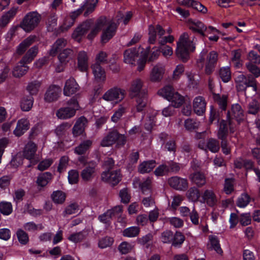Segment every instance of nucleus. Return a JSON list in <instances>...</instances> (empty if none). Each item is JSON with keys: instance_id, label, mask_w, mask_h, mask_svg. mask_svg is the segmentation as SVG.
Wrapping results in <instances>:
<instances>
[{"instance_id": "a878e982", "label": "nucleus", "mask_w": 260, "mask_h": 260, "mask_svg": "<svg viewBox=\"0 0 260 260\" xmlns=\"http://www.w3.org/2000/svg\"><path fill=\"white\" fill-rule=\"evenodd\" d=\"M82 9L80 7L78 10L73 12L70 17L66 19L63 24L61 26V29L62 31L68 29L71 27L74 23L75 19L82 13Z\"/></svg>"}, {"instance_id": "13d9d810", "label": "nucleus", "mask_w": 260, "mask_h": 260, "mask_svg": "<svg viewBox=\"0 0 260 260\" xmlns=\"http://www.w3.org/2000/svg\"><path fill=\"white\" fill-rule=\"evenodd\" d=\"M136 100V108L138 112L143 110V108L146 106L147 103V97L146 94L138 95L137 96Z\"/></svg>"}, {"instance_id": "3c124183", "label": "nucleus", "mask_w": 260, "mask_h": 260, "mask_svg": "<svg viewBox=\"0 0 260 260\" xmlns=\"http://www.w3.org/2000/svg\"><path fill=\"white\" fill-rule=\"evenodd\" d=\"M66 197V194L60 190L54 191L51 195L52 199L55 204L63 203L65 201Z\"/></svg>"}, {"instance_id": "864d4df0", "label": "nucleus", "mask_w": 260, "mask_h": 260, "mask_svg": "<svg viewBox=\"0 0 260 260\" xmlns=\"http://www.w3.org/2000/svg\"><path fill=\"white\" fill-rule=\"evenodd\" d=\"M219 75L223 82H229L231 79V72L230 68H221L219 71Z\"/></svg>"}, {"instance_id": "ea45409f", "label": "nucleus", "mask_w": 260, "mask_h": 260, "mask_svg": "<svg viewBox=\"0 0 260 260\" xmlns=\"http://www.w3.org/2000/svg\"><path fill=\"white\" fill-rule=\"evenodd\" d=\"M168 101L172 103L174 107L178 108L184 103V98L178 92L175 91L170 97V99H168Z\"/></svg>"}, {"instance_id": "338daca9", "label": "nucleus", "mask_w": 260, "mask_h": 260, "mask_svg": "<svg viewBox=\"0 0 260 260\" xmlns=\"http://www.w3.org/2000/svg\"><path fill=\"white\" fill-rule=\"evenodd\" d=\"M247 60L248 62L247 63H251L252 64L260 63V56L254 51H251L249 52L247 56Z\"/></svg>"}, {"instance_id": "b1692460", "label": "nucleus", "mask_w": 260, "mask_h": 260, "mask_svg": "<svg viewBox=\"0 0 260 260\" xmlns=\"http://www.w3.org/2000/svg\"><path fill=\"white\" fill-rule=\"evenodd\" d=\"M29 128V122L26 119L22 118L17 122L13 133L17 137L22 135Z\"/></svg>"}, {"instance_id": "c756f323", "label": "nucleus", "mask_w": 260, "mask_h": 260, "mask_svg": "<svg viewBox=\"0 0 260 260\" xmlns=\"http://www.w3.org/2000/svg\"><path fill=\"white\" fill-rule=\"evenodd\" d=\"M189 178L193 183L199 187L203 186L206 183L204 174L200 172H196L191 174Z\"/></svg>"}, {"instance_id": "2eb2a0df", "label": "nucleus", "mask_w": 260, "mask_h": 260, "mask_svg": "<svg viewBox=\"0 0 260 260\" xmlns=\"http://www.w3.org/2000/svg\"><path fill=\"white\" fill-rule=\"evenodd\" d=\"M80 89L78 84L75 79L70 78L66 82L63 88V94L70 96L76 93Z\"/></svg>"}, {"instance_id": "1a4fd4ad", "label": "nucleus", "mask_w": 260, "mask_h": 260, "mask_svg": "<svg viewBox=\"0 0 260 260\" xmlns=\"http://www.w3.org/2000/svg\"><path fill=\"white\" fill-rule=\"evenodd\" d=\"M236 82L237 87L239 90L245 89V95L247 94L246 91L248 87H251L254 92L256 91V81L251 77H246L244 75L241 74L236 77Z\"/></svg>"}, {"instance_id": "aec40b11", "label": "nucleus", "mask_w": 260, "mask_h": 260, "mask_svg": "<svg viewBox=\"0 0 260 260\" xmlns=\"http://www.w3.org/2000/svg\"><path fill=\"white\" fill-rule=\"evenodd\" d=\"M87 123V120L85 117L81 116L79 118L73 128V135L75 137H77L81 135L84 132Z\"/></svg>"}, {"instance_id": "c9c22d12", "label": "nucleus", "mask_w": 260, "mask_h": 260, "mask_svg": "<svg viewBox=\"0 0 260 260\" xmlns=\"http://www.w3.org/2000/svg\"><path fill=\"white\" fill-rule=\"evenodd\" d=\"M155 161L151 160L141 163L138 168V171L141 174L149 173L155 167Z\"/></svg>"}, {"instance_id": "de8ad7c7", "label": "nucleus", "mask_w": 260, "mask_h": 260, "mask_svg": "<svg viewBox=\"0 0 260 260\" xmlns=\"http://www.w3.org/2000/svg\"><path fill=\"white\" fill-rule=\"evenodd\" d=\"M260 110V99H253L248 104V112L256 114Z\"/></svg>"}, {"instance_id": "f257e3e1", "label": "nucleus", "mask_w": 260, "mask_h": 260, "mask_svg": "<svg viewBox=\"0 0 260 260\" xmlns=\"http://www.w3.org/2000/svg\"><path fill=\"white\" fill-rule=\"evenodd\" d=\"M117 27V25L114 20H109L104 16L101 17L95 21L87 38L92 40L102 30L101 41L104 43H107L115 35Z\"/></svg>"}, {"instance_id": "2f4dec72", "label": "nucleus", "mask_w": 260, "mask_h": 260, "mask_svg": "<svg viewBox=\"0 0 260 260\" xmlns=\"http://www.w3.org/2000/svg\"><path fill=\"white\" fill-rule=\"evenodd\" d=\"M25 63L20 62L19 64L16 66L12 71L13 76L16 78H20L24 75L28 71V67L25 65Z\"/></svg>"}, {"instance_id": "bb28decb", "label": "nucleus", "mask_w": 260, "mask_h": 260, "mask_svg": "<svg viewBox=\"0 0 260 260\" xmlns=\"http://www.w3.org/2000/svg\"><path fill=\"white\" fill-rule=\"evenodd\" d=\"M202 198L204 202L210 206H213L217 201L216 197L212 190H206L202 195Z\"/></svg>"}, {"instance_id": "6ab92c4d", "label": "nucleus", "mask_w": 260, "mask_h": 260, "mask_svg": "<svg viewBox=\"0 0 260 260\" xmlns=\"http://www.w3.org/2000/svg\"><path fill=\"white\" fill-rule=\"evenodd\" d=\"M139 53L138 48H133L126 50L123 54L124 62L128 64H134L137 60Z\"/></svg>"}, {"instance_id": "f03ea898", "label": "nucleus", "mask_w": 260, "mask_h": 260, "mask_svg": "<svg viewBox=\"0 0 260 260\" xmlns=\"http://www.w3.org/2000/svg\"><path fill=\"white\" fill-rule=\"evenodd\" d=\"M194 37L189 36L186 32L180 36L177 43L176 54L183 61H186L189 58L190 52L194 50Z\"/></svg>"}, {"instance_id": "8fccbe9b", "label": "nucleus", "mask_w": 260, "mask_h": 260, "mask_svg": "<svg viewBox=\"0 0 260 260\" xmlns=\"http://www.w3.org/2000/svg\"><path fill=\"white\" fill-rule=\"evenodd\" d=\"M185 236L182 233L180 232H176L173 235V238L172 241V246L176 247H180L185 241Z\"/></svg>"}, {"instance_id": "7ed1b4c3", "label": "nucleus", "mask_w": 260, "mask_h": 260, "mask_svg": "<svg viewBox=\"0 0 260 260\" xmlns=\"http://www.w3.org/2000/svg\"><path fill=\"white\" fill-rule=\"evenodd\" d=\"M148 31V41L150 44H154L157 40L159 45H163L167 43H171L174 40V38L172 35L164 37L165 30L159 24L149 25Z\"/></svg>"}, {"instance_id": "a211bd4d", "label": "nucleus", "mask_w": 260, "mask_h": 260, "mask_svg": "<svg viewBox=\"0 0 260 260\" xmlns=\"http://www.w3.org/2000/svg\"><path fill=\"white\" fill-rule=\"evenodd\" d=\"M168 183L170 186L177 190H184L188 187V183L186 179L177 176L170 178L168 180Z\"/></svg>"}, {"instance_id": "c03bdc74", "label": "nucleus", "mask_w": 260, "mask_h": 260, "mask_svg": "<svg viewBox=\"0 0 260 260\" xmlns=\"http://www.w3.org/2000/svg\"><path fill=\"white\" fill-rule=\"evenodd\" d=\"M34 99L31 96L23 97L20 104L21 109L24 111H29L32 107Z\"/></svg>"}, {"instance_id": "4c0bfd02", "label": "nucleus", "mask_w": 260, "mask_h": 260, "mask_svg": "<svg viewBox=\"0 0 260 260\" xmlns=\"http://www.w3.org/2000/svg\"><path fill=\"white\" fill-rule=\"evenodd\" d=\"M67 45V41L64 39H59L53 44L50 50L51 55H55Z\"/></svg>"}, {"instance_id": "20e7f679", "label": "nucleus", "mask_w": 260, "mask_h": 260, "mask_svg": "<svg viewBox=\"0 0 260 260\" xmlns=\"http://www.w3.org/2000/svg\"><path fill=\"white\" fill-rule=\"evenodd\" d=\"M245 120L244 112L241 106L238 104L232 106L231 110L227 113V121L231 133H234L237 125Z\"/></svg>"}, {"instance_id": "49530a36", "label": "nucleus", "mask_w": 260, "mask_h": 260, "mask_svg": "<svg viewBox=\"0 0 260 260\" xmlns=\"http://www.w3.org/2000/svg\"><path fill=\"white\" fill-rule=\"evenodd\" d=\"M174 92L175 90L172 86L167 85L160 89L157 91V94L168 100V99H170V97Z\"/></svg>"}, {"instance_id": "393cba45", "label": "nucleus", "mask_w": 260, "mask_h": 260, "mask_svg": "<svg viewBox=\"0 0 260 260\" xmlns=\"http://www.w3.org/2000/svg\"><path fill=\"white\" fill-rule=\"evenodd\" d=\"M209 241L207 244V248L209 250H215L217 253L221 255L223 253V251L221 249L219 241L215 236L209 235Z\"/></svg>"}, {"instance_id": "412c9836", "label": "nucleus", "mask_w": 260, "mask_h": 260, "mask_svg": "<svg viewBox=\"0 0 260 260\" xmlns=\"http://www.w3.org/2000/svg\"><path fill=\"white\" fill-rule=\"evenodd\" d=\"M206 105V102L202 96H198L195 98L193 101V110L199 115H201L205 112Z\"/></svg>"}, {"instance_id": "9b49d317", "label": "nucleus", "mask_w": 260, "mask_h": 260, "mask_svg": "<svg viewBox=\"0 0 260 260\" xmlns=\"http://www.w3.org/2000/svg\"><path fill=\"white\" fill-rule=\"evenodd\" d=\"M37 148V145L35 143L29 142L25 145L23 150V156L33 164H36L38 161V158L36 157V154Z\"/></svg>"}, {"instance_id": "6e6d98bb", "label": "nucleus", "mask_w": 260, "mask_h": 260, "mask_svg": "<svg viewBox=\"0 0 260 260\" xmlns=\"http://www.w3.org/2000/svg\"><path fill=\"white\" fill-rule=\"evenodd\" d=\"M213 98L218 104L219 107L221 109L225 110L227 106V96L226 95H220L218 94H215Z\"/></svg>"}, {"instance_id": "603ef678", "label": "nucleus", "mask_w": 260, "mask_h": 260, "mask_svg": "<svg viewBox=\"0 0 260 260\" xmlns=\"http://www.w3.org/2000/svg\"><path fill=\"white\" fill-rule=\"evenodd\" d=\"M72 124L68 122H63L58 125L55 128V132L57 136L61 137L64 135L66 132L69 129Z\"/></svg>"}, {"instance_id": "e433bc0d", "label": "nucleus", "mask_w": 260, "mask_h": 260, "mask_svg": "<svg viewBox=\"0 0 260 260\" xmlns=\"http://www.w3.org/2000/svg\"><path fill=\"white\" fill-rule=\"evenodd\" d=\"M228 134V126L227 122L224 120H222L219 123L217 132V137L222 141H225Z\"/></svg>"}, {"instance_id": "4be33fe9", "label": "nucleus", "mask_w": 260, "mask_h": 260, "mask_svg": "<svg viewBox=\"0 0 260 260\" xmlns=\"http://www.w3.org/2000/svg\"><path fill=\"white\" fill-rule=\"evenodd\" d=\"M78 68L82 72L86 71L88 67V56L86 52L80 51L78 54Z\"/></svg>"}, {"instance_id": "052dcab7", "label": "nucleus", "mask_w": 260, "mask_h": 260, "mask_svg": "<svg viewBox=\"0 0 260 260\" xmlns=\"http://www.w3.org/2000/svg\"><path fill=\"white\" fill-rule=\"evenodd\" d=\"M207 149L213 153L217 152L219 149V144L218 141L211 138L207 142Z\"/></svg>"}, {"instance_id": "f704fd0d", "label": "nucleus", "mask_w": 260, "mask_h": 260, "mask_svg": "<svg viewBox=\"0 0 260 260\" xmlns=\"http://www.w3.org/2000/svg\"><path fill=\"white\" fill-rule=\"evenodd\" d=\"M74 54L73 50L71 49H65L63 50L58 55V59L61 63H66L72 59Z\"/></svg>"}, {"instance_id": "0e129e2a", "label": "nucleus", "mask_w": 260, "mask_h": 260, "mask_svg": "<svg viewBox=\"0 0 260 260\" xmlns=\"http://www.w3.org/2000/svg\"><path fill=\"white\" fill-rule=\"evenodd\" d=\"M133 247L132 244L123 242L119 245L118 250L121 254H125L131 251Z\"/></svg>"}, {"instance_id": "423d86ee", "label": "nucleus", "mask_w": 260, "mask_h": 260, "mask_svg": "<svg viewBox=\"0 0 260 260\" xmlns=\"http://www.w3.org/2000/svg\"><path fill=\"white\" fill-rule=\"evenodd\" d=\"M116 142H117L119 146L123 145L126 142V138L124 135L119 134L116 130L111 129L104 137L101 142V145L102 147H109Z\"/></svg>"}, {"instance_id": "39448f33", "label": "nucleus", "mask_w": 260, "mask_h": 260, "mask_svg": "<svg viewBox=\"0 0 260 260\" xmlns=\"http://www.w3.org/2000/svg\"><path fill=\"white\" fill-rule=\"evenodd\" d=\"M80 106L76 97L71 98L67 102V106L60 108L56 112V115L60 119H67L74 117Z\"/></svg>"}, {"instance_id": "69168bd1", "label": "nucleus", "mask_w": 260, "mask_h": 260, "mask_svg": "<svg viewBox=\"0 0 260 260\" xmlns=\"http://www.w3.org/2000/svg\"><path fill=\"white\" fill-rule=\"evenodd\" d=\"M19 242L25 245L28 242L29 238L27 234L21 229H19L16 233Z\"/></svg>"}, {"instance_id": "cd10ccee", "label": "nucleus", "mask_w": 260, "mask_h": 260, "mask_svg": "<svg viewBox=\"0 0 260 260\" xmlns=\"http://www.w3.org/2000/svg\"><path fill=\"white\" fill-rule=\"evenodd\" d=\"M241 54L242 51L240 49L234 50L231 51V63L236 68H239L242 66Z\"/></svg>"}, {"instance_id": "a18cd8bd", "label": "nucleus", "mask_w": 260, "mask_h": 260, "mask_svg": "<svg viewBox=\"0 0 260 260\" xmlns=\"http://www.w3.org/2000/svg\"><path fill=\"white\" fill-rule=\"evenodd\" d=\"M92 144V142L91 140H86L76 147L74 149V152L79 155L84 154L90 147Z\"/></svg>"}, {"instance_id": "72a5a7b5", "label": "nucleus", "mask_w": 260, "mask_h": 260, "mask_svg": "<svg viewBox=\"0 0 260 260\" xmlns=\"http://www.w3.org/2000/svg\"><path fill=\"white\" fill-rule=\"evenodd\" d=\"M95 174V166L92 164L91 166L86 167L81 173V177L83 180L88 181L92 179Z\"/></svg>"}, {"instance_id": "58836bf2", "label": "nucleus", "mask_w": 260, "mask_h": 260, "mask_svg": "<svg viewBox=\"0 0 260 260\" xmlns=\"http://www.w3.org/2000/svg\"><path fill=\"white\" fill-rule=\"evenodd\" d=\"M189 27L193 31L198 32L202 36H205V31L206 29V27L202 22L199 21H191Z\"/></svg>"}, {"instance_id": "7c9ffc66", "label": "nucleus", "mask_w": 260, "mask_h": 260, "mask_svg": "<svg viewBox=\"0 0 260 260\" xmlns=\"http://www.w3.org/2000/svg\"><path fill=\"white\" fill-rule=\"evenodd\" d=\"M52 178V175L50 172L43 173L38 176L36 183L40 187H45L51 181Z\"/></svg>"}, {"instance_id": "bf43d9fd", "label": "nucleus", "mask_w": 260, "mask_h": 260, "mask_svg": "<svg viewBox=\"0 0 260 260\" xmlns=\"http://www.w3.org/2000/svg\"><path fill=\"white\" fill-rule=\"evenodd\" d=\"M12 205L10 202H2L0 203V212L4 215H8L12 212Z\"/></svg>"}, {"instance_id": "a19ab883", "label": "nucleus", "mask_w": 260, "mask_h": 260, "mask_svg": "<svg viewBox=\"0 0 260 260\" xmlns=\"http://www.w3.org/2000/svg\"><path fill=\"white\" fill-rule=\"evenodd\" d=\"M17 12V8H13L10 9L2 16L0 21V25L2 26L6 25L16 14Z\"/></svg>"}, {"instance_id": "dca6fc26", "label": "nucleus", "mask_w": 260, "mask_h": 260, "mask_svg": "<svg viewBox=\"0 0 260 260\" xmlns=\"http://www.w3.org/2000/svg\"><path fill=\"white\" fill-rule=\"evenodd\" d=\"M122 211V207L120 206H115L111 209L108 210L104 213L100 215L98 219L104 223H109L113 217L119 214Z\"/></svg>"}, {"instance_id": "0eeeda50", "label": "nucleus", "mask_w": 260, "mask_h": 260, "mask_svg": "<svg viewBox=\"0 0 260 260\" xmlns=\"http://www.w3.org/2000/svg\"><path fill=\"white\" fill-rule=\"evenodd\" d=\"M124 89L114 87L108 89L102 96V99L107 102H111L114 105L121 102L125 95Z\"/></svg>"}, {"instance_id": "c85d7f7f", "label": "nucleus", "mask_w": 260, "mask_h": 260, "mask_svg": "<svg viewBox=\"0 0 260 260\" xmlns=\"http://www.w3.org/2000/svg\"><path fill=\"white\" fill-rule=\"evenodd\" d=\"M35 36H29L23 40L17 47L16 53L19 55H22L35 41Z\"/></svg>"}, {"instance_id": "774afa93", "label": "nucleus", "mask_w": 260, "mask_h": 260, "mask_svg": "<svg viewBox=\"0 0 260 260\" xmlns=\"http://www.w3.org/2000/svg\"><path fill=\"white\" fill-rule=\"evenodd\" d=\"M256 64L246 63L245 66L249 72L253 74L255 78H257L260 76V69Z\"/></svg>"}, {"instance_id": "e2e57ef3", "label": "nucleus", "mask_w": 260, "mask_h": 260, "mask_svg": "<svg viewBox=\"0 0 260 260\" xmlns=\"http://www.w3.org/2000/svg\"><path fill=\"white\" fill-rule=\"evenodd\" d=\"M250 201V197L246 193H243L238 199L237 205L241 208L245 207Z\"/></svg>"}, {"instance_id": "09e8293b", "label": "nucleus", "mask_w": 260, "mask_h": 260, "mask_svg": "<svg viewBox=\"0 0 260 260\" xmlns=\"http://www.w3.org/2000/svg\"><path fill=\"white\" fill-rule=\"evenodd\" d=\"M140 233V229L136 226H133L124 229L122 232L123 236L128 238L137 237Z\"/></svg>"}, {"instance_id": "4468645a", "label": "nucleus", "mask_w": 260, "mask_h": 260, "mask_svg": "<svg viewBox=\"0 0 260 260\" xmlns=\"http://www.w3.org/2000/svg\"><path fill=\"white\" fill-rule=\"evenodd\" d=\"M61 88L56 85L50 86L47 90L44 99L45 101L50 103L57 101L61 94Z\"/></svg>"}, {"instance_id": "4d7b16f0", "label": "nucleus", "mask_w": 260, "mask_h": 260, "mask_svg": "<svg viewBox=\"0 0 260 260\" xmlns=\"http://www.w3.org/2000/svg\"><path fill=\"white\" fill-rule=\"evenodd\" d=\"M40 85L41 83L39 81H32L28 84L26 89L31 95H35L39 91Z\"/></svg>"}, {"instance_id": "79ce46f5", "label": "nucleus", "mask_w": 260, "mask_h": 260, "mask_svg": "<svg viewBox=\"0 0 260 260\" xmlns=\"http://www.w3.org/2000/svg\"><path fill=\"white\" fill-rule=\"evenodd\" d=\"M38 52V49L37 46H33L30 48L27 52L26 54L22 59V61L25 63H28L31 62L37 55Z\"/></svg>"}, {"instance_id": "680f3d73", "label": "nucleus", "mask_w": 260, "mask_h": 260, "mask_svg": "<svg viewBox=\"0 0 260 260\" xmlns=\"http://www.w3.org/2000/svg\"><path fill=\"white\" fill-rule=\"evenodd\" d=\"M24 229L29 232H35L38 230H42L43 226L41 224H36L34 222H28L24 224Z\"/></svg>"}, {"instance_id": "ddd939ff", "label": "nucleus", "mask_w": 260, "mask_h": 260, "mask_svg": "<svg viewBox=\"0 0 260 260\" xmlns=\"http://www.w3.org/2000/svg\"><path fill=\"white\" fill-rule=\"evenodd\" d=\"M143 82L140 78L133 80L131 84L129 93L133 97L146 94V90L143 89Z\"/></svg>"}, {"instance_id": "5fc2aeb1", "label": "nucleus", "mask_w": 260, "mask_h": 260, "mask_svg": "<svg viewBox=\"0 0 260 260\" xmlns=\"http://www.w3.org/2000/svg\"><path fill=\"white\" fill-rule=\"evenodd\" d=\"M186 196L189 200L196 202L200 196L199 190L194 187H191L186 192Z\"/></svg>"}, {"instance_id": "5701e85b", "label": "nucleus", "mask_w": 260, "mask_h": 260, "mask_svg": "<svg viewBox=\"0 0 260 260\" xmlns=\"http://www.w3.org/2000/svg\"><path fill=\"white\" fill-rule=\"evenodd\" d=\"M92 73L95 79L98 81H104L106 79V73L105 70L100 64L95 63L91 66Z\"/></svg>"}, {"instance_id": "6e6552de", "label": "nucleus", "mask_w": 260, "mask_h": 260, "mask_svg": "<svg viewBox=\"0 0 260 260\" xmlns=\"http://www.w3.org/2000/svg\"><path fill=\"white\" fill-rule=\"evenodd\" d=\"M41 19V15L37 12H29L23 19L20 26L24 31L30 32L38 25Z\"/></svg>"}, {"instance_id": "473e14b6", "label": "nucleus", "mask_w": 260, "mask_h": 260, "mask_svg": "<svg viewBox=\"0 0 260 260\" xmlns=\"http://www.w3.org/2000/svg\"><path fill=\"white\" fill-rule=\"evenodd\" d=\"M98 0H86L84 5L81 7L82 11H84V15L87 16L93 12L95 8Z\"/></svg>"}, {"instance_id": "37998d69", "label": "nucleus", "mask_w": 260, "mask_h": 260, "mask_svg": "<svg viewBox=\"0 0 260 260\" xmlns=\"http://www.w3.org/2000/svg\"><path fill=\"white\" fill-rule=\"evenodd\" d=\"M152 179L148 177L143 179L140 183L139 187L143 194H146L151 192Z\"/></svg>"}, {"instance_id": "f3484780", "label": "nucleus", "mask_w": 260, "mask_h": 260, "mask_svg": "<svg viewBox=\"0 0 260 260\" xmlns=\"http://www.w3.org/2000/svg\"><path fill=\"white\" fill-rule=\"evenodd\" d=\"M91 21H87L78 26L72 34V38L77 42H80L82 36L86 33L91 27Z\"/></svg>"}, {"instance_id": "9d476101", "label": "nucleus", "mask_w": 260, "mask_h": 260, "mask_svg": "<svg viewBox=\"0 0 260 260\" xmlns=\"http://www.w3.org/2000/svg\"><path fill=\"white\" fill-rule=\"evenodd\" d=\"M165 71V66L161 62L153 65L150 72V80L152 82H160L164 78Z\"/></svg>"}, {"instance_id": "f8f14e48", "label": "nucleus", "mask_w": 260, "mask_h": 260, "mask_svg": "<svg viewBox=\"0 0 260 260\" xmlns=\"http://www.w3.org/2000/svg\"><path fill=\"white\" fill-rule=\"evenodd\" d=\"M102 180L109 184L115 185L121 180V174L119 171H105L101 175Z\"/></svg>"}]
</instances>
